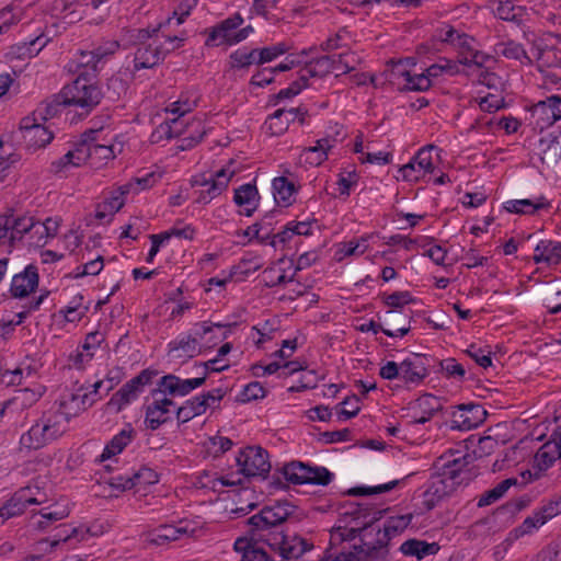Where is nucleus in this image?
Wrapping results in <instances>:
<instances>
[{
    "instance_id": "1",
    "label": "nucleus",
    "mask_w": 561,
    "mask_h": 561,
    "mask_svg": "<svg viewBox=\"0 0 561 561\" xmlns=\"http://www.w3.org/2000/svg\"><path fill=\"white\" fill-rule=\"evenodd\" d=\"M380 511L363 515V522L353 526L339 525L331 531V541H354L359 539L365 546V552L370 553L387 545L388 541L402 533L412 522L411 514L388 517L380 524ZM364 551V549H362Z\"/></svg>"
},
{
    "instance_id": "2",
    "label": "nucleus",
    "mask_w": 561,
    "mask_h": 561,
    "mask_svg": "<svg viewBox=\"0 0 561 561\" xmlns=\"http://www.w3.org/2000/svg\"><path fill=\"white\" fill-rule=\"evenodd\" d=\"M205 383V377L181 378L174 374L162 376L151 391L152 401L145 409V425L157 431L162 425L178 420V403L174 398H182Z\"/></svg>"
},
{
    "instance_id": "3",
    "label": "nucleus",
    "mask_w": 561,
    "mask_h": 561,
    "mask_svg": "<svg viewBox=\"0 0 561 561\" xmlns=\"http://www.w3.org/2000/svg\"><path fill=\"white\" fill-rule=\"evenodd\" d=\"M139 38L142 39L136 46L130 70L138 72L144 69H152L159 66L165 57L181 49L187 35L183 31L170 32L161 25L149 30H141Z\"/></svg>"
},
{
    "instance_id": "4",
    "label": "nucleus",
    "mask_w": 561,
    "mask_h": 561,
    "mask_svg": "<svg viewBox=\"0 0 561 561\" xmlns=\"http://www.w3.org/2000/svg\"><path fill=\"white\" fill-rule=\"evenodd\" d=\"M236 465L238 467L237 473H205L201 481L202 486L221 493L225 488L240 485L243 478H265L271 470L270 455L261 446L241 448L236 456Z\"/></svg>"
},
{
    "instance_id": "5",
    "label": "nucleus",
    "mask_w": 561,
    "mask_h": 561,
    "mask_svg": "<svg viewBox=\"0 0 561 561\" xmlns=\"http://www.w3.org/2000/svg\"><path fill=\"white\" fill-rule=\"evenodd\" d=\"M67 412L51 408L45 411L19 438V451L28 454L39 450L57 439L68 430Z\"/></svg>"
},
{
    "instance_id": "6",
    "label": "nucleus",
    "mask_w": 561,
    "mask_h": 561,
    "mask_svg": "<svg viewBox=\"0 0 561 561\" xmlns=\"http://www.w3.org/2000/svg\"><path fill=\"white\" fill-rule=\"evenodd\" d=\"M202 98L199 88L191 85L183 89L174 100H170L164 107L168 118L153 130L152 141L176 138L182 133L181 117L192 113L199 105Z\"/></svg>"
},
{
    "instance_id": "7",
    "label": "nucleus",
    "mask_w": 561,
    "mask_h": 561,
    "mask_svg": "<svg viewBox=\"0 0 561 561\" xmlns=\"http://www.w3.org/2000/svg\"><path fill=\"white\" fill-rule=\"evenodd\" d=\"M255 30L240 12H233L206 30L205 46L231 47L248 39Z\"/></svg>"
},
{
    "instance_id": "8",
    "label": "nucleus",
    "mask_w": 561,
    "mask_h": 561,
    "mask_svg": "<svg viewBox=\"0 0 561 561\" xmlns=\"http://www.w3.org/2000/svg\"><path fill=\"white\" fill-rule=\"evenodd\" d=\"M103 128H91L81 135L78 141L79 161L89 163L93 168H101L123 150L122 142H114L113 138L104 140Z\"/></svg>"
},
{
    "instance_id": "9",
    "label": "nucleus",
    "mask_w": 561,
    "mask_h": 561,
    "mask_svg": "<svg viewBox=\"0 0 561 561\" xmlns=\"http://www.w3.org/2000/svg\"><path fill=\"white\" fill-rule=\"evenodd\" d=\"M60 99L64 103L79 107L83 114H88L100 103L102 92L92 79L77 76L71 83L62 88Z\"/></svg>"
},
{
    "instance_id": "10",
    "label": "nucleus",
    "mask_w": 561,
    "mask_h": 561,
    "mask_svg": "<svg viewBox=\"0 0 561 561\" xmlns=\"http://www.w3.org/2000/svg\"><path fill=\"white\" fill-rule=\"evenodd\" d=\"M233 176L234 171L229 167L221 168L209 175L192 176L191 184L194 187L195 203L209 204L228 188Z\"/></svg>"
},
{
    "instance_id": "11",
    "label": "nucleus",
    "mask_w": 561,
    "mask_h": 561,
    "mask_svg": "<svg viewBox=\"0 0 561 561\" xmlns=\"http://www.w3.org/2000/svg\"><path fill=\"white\" fill-rule=\"evenodd\" d=\"M439 151L440 149L434 145L420 148L408 163L399 168L398 173L401 180L408 183H419L427 175L433 174Z\"/></svg>"
},
{
    "instance_id": "12",
    "label": "nucleus",
    "mask_w": 561,
    "mask_h": 561,
    "mask_svg": "<svg viewBox=\"0 0 561 561\" xmlns=\"http://www.w3.org/2000/svg\"><path fill=\"white\" fill-rule=\"evenodd\" d=\"M278 472L287 482L296 485H328L333 479V473L325 467L310 466L301 461L284 463Z\"/></svg>"
},
{
    "instance_id": "13",
    "label": "nucleus",
    "mask_w": 561,
    "mask_h": 561,
    "mask_svg": "<svg viewBox=\"0 0 561 561\" xmlns=\"http://www.w3.org/2000/svg\"><path fill=\"white\" fill-rule=\"evenodd\" d=\"M47 502V494L39 482H31L20 488L0 507V526L10 517L22 514L31 504Z\"/></svg>"
},
{
    "instance_id": "14",
    "label": "nucleus",
    "mask_w": 561,
    "mask_h": 561,
    "mask_svg": "<svg viewBox=\"0 0 561 561\" xmlns=\"http://www.w3.org/2000/svg\"><path fill=\"white\" fill-rule=\"evenodd\" d=\"M442 409L440 399L432 393H424L410 402L401 415L404 427L423 425L430 422Z\"/></svg>"
},
{
    "instance_id": "15",
    "label": "nucleus",
    "mask_w": 561,
    "mask_h": 561,
    "mask_svg": "<svg viewBox=\"0 0 561 561\" xmlns=\"http://www.w3.org/2000/svg\"><path fill=\"white\" fill-rule=\"evenodd\" d=\"M380 322L374 320L363 323L359 331L363 333L371 332L378 334L382 332L392 339H402L411 330L410 320L404 313L396 312L394 310H387L383 317H378Z\"/></svg>"
},
{
    "instance_id": "16",
    "label": "nucleus",
    "mask_w": 561,
    "mask_h": 561,
    "mask_svg": "<svg viewBox=\"0 0 561 561\" xmlns=\"http://www.w3.org/2000/svg\"><path fill=\"white\" fill-rule=\"evenodd\" d=\"M222 398V389L215 388L185 400L181 405L178 404V423L184 424L203 415L208 409L218 407Z\"/></svg>"
},
{
    "instance_id": "17",
    "label": "nucleus",
    "mask_w": 561,
    "mask_h": 561,
    "mask_svg": "<svg viewBox=\"0 0 561 561\" xmlns=\"http://www.w3.org/2000/svg\"><path fill=\"white\" fill-rule=\"evenodd\" d=\"M330 66V58L322 57L314 61L307 64L299 70V76L296 80L289 83L288 87L280 89L274 96L275 104L280 101L291 99L298 95L304 89L309 85V79L320 77L328 71Z\"/></svg>"
},
{
    "instance_id": "18",
    "label": "nucleus",
    "mask_w": 561,
    "mask_h": 561,
    "mask_svg": "<svg viewBox=\"0 0 561 561\" xmlns=\"http://www.w3.org/2000/svg\"><path fill=\"white\" fill-rule=\"evenodd\" d=\"M194 533L195 527L192 523L182 519L176 524H162L148 530L144 535V540L151 546L164 547L170 545L172 541L192 536Z\"/></svg>"
},
{
    "instance_id": "19",
    "label": "nucleus",
    "mask_w": 561,
    "mask_h": 561,
    "mask_svg": "<svg viewBox=\"0 0 561 561\" xmlns=\"http://www.w3.org/2000/svg\"><path fill=\"white\" fill-rule=\"evenodd\" d=\"M440 460L443 477L451 480L454 483H467L470 478L469 465L473 461V456L466 450H450L442 456Z\"/></svg>"
},
{
    "instance_id": "20",
    "label": "nucleus",
    "mask_w": 561,
    "mask_h": 561,
    "mask_svg": "<svg viewBox=\"0 0 561 561\" xmlns=\"http://www.w3.org/2000/svg\"><path fill=\"white\" fill-rule=\"evenodd\" d=\"M202 353L198 337L194 330L181 332L167 344V357L169 363L183 364Z\"/></svg>"
},
{
    "instance_id": "21",
    "label": "nucleus",
    "mask_w": 561,
    "mask_h": 561,
    "mask_svg": "<svg viewBox=\"0 0 561 561\" xmlns=\"http://www.w3.org/2000/svg\"><path fill=\"white\" fill-rule=\"evenodd\" d=\"M295 506L288 501H276L265 505L257 514L249 518V524L256 530H264L284 523L294 513Z\"/></svg>"
},
{
    "instance_id": "22",
    "label": "nucleus",
    "mask_w": 561,
    "mask_h": 561,
    "mask_svg": "<svg viewBox=\"0 0 561 561\" xmlns=\"http://www.w3.org/2000/svg\"><path fill=\"white\" fill-rule=\"evenodd\" d=\"M33 482H39V485L45 490V492H47V490L44 488L43 481L34 480ZM46 494L48 495V493ZM41 505V510L32 518V525L36 529L45 530L51 524L65 519L70 514L69 502L64 497L54 502H50L47 497V502Z\"/></svg>"
},
{
    "instance_id": "23",
    "label": "nucleus",
    "mask_w": 561,
    "mask_h": 561,
    "mask_svg": "<svg viewBox=\"0 0 561 561\" xmlns=\"http://www.w3.org/2000/svg\"><path fill=\"white\" fill-rule=\"evenodd\" d=\"M136 430L130 423L124 426L105 444L102 453L95 457V463L112 461L117 463V457L135 440Z\"/></svg>"
},
{
    "instance_id": "24",
    "label": "nucleus",
    "mask_w": 561,
    "mask_h": 561,
    "mask_svg": "<svg viewBox=\"0 0 561 561\" xmlns=\"http://www.w3.org/2000/svg\"><path fill=\"white\" fill-rule=\"evenodd\" d=\"M485 410L481 404H459L451 413L448 427L451 431H470L478 427L484 420Z\"/></svg>"
},
{
    "instance_id": "25",
    "label": "nucleus",
    "mask_w": 561,
    "mask_h": 561,
    "mask_svg": "<svg viewBox=\"0 0 561 561\" xmlns=\"http://www.w3.org/2000/svg\"><path fill=\"white\" fill-rule=\"evenodd\" d=\"M531 117L536 119V126L540 130L551 127L561 119V96L552 94L538 101L529 108Z\"/></svg>"
},
{
    "instance_id": "26",
    "label": "nucleus",
    "mask_w": 561,
    "mask_h": 561,
    "mask_svg": "<svg viewBox=\"0 0 561 561\" xmlns=\"http://www.w3.org/2000/svg\"><path fill=\"white\" fill-rule=\"evenodd\" d=\"M89 538V529L83 526L73 527L70 525H62L54 536L46 538L38 542L41 550H53L61 545L67 549H73L79 542Z\"/></svg>"
},
{
    "instance_id": "27",
    "label": "nucleus",
    "mask_w": 561,
    "mask_h": 561,
    "mask_svg": "<svg viewBox=\"0 0 561 561\" xmlns=\"http://www.w3.org/2000/svg\"><path fill=\"white\" fill-rule=\"evenodd\" d=\"M39 284L38 267L27 264L12 276L9 293L12 298L23 299L35 293Z\"/></svg>"
},
{
    "instance_id": "28",
    "label": "nucleus",
    "mask_w": 561,
    "mask_h": 561,
    "mask_svg": "<svg viewBox=\"0 0 561 561\" xmlns=\"http://www.w3.org/2000/svg\"><path fill=\"white\" fill-rule=\"evenodd\" d=\"M502 208L513 215L535 216L540 211H549L552 208V202L540 194L529 198L507 199L502 203Z\"/></svg>"
},
{
    "instance_id": "29",
    "label": "nucleus",
    "mask_w": 561,
    "mask_h": 561,
    "mask_svg": "<svg viewBox=\"0 0 561 561\" xmlns=\"http://www.w3.org/2000/svg\"><path fill=\"white\" fill-rule=\"evenodd\" d=\"M20 129L22 138L28 149L36 150L44 148L54 138L53 131L32 116H26L21 121Z\"/></svg>"
},
{
    "instance_id": "30",
    "label": "nucleus",
    "mask_w": 561,
    "mask_h": 561,
    "mask_svg": "<svg viewBox=\"0 0 561 561\" xmlns=\"http://www.w3.org/2000/svg\"><path fill=\"white\" fill-rule=\"evenodd\" d=\"M288 175H293L289 169H286L283 175L275 176L271 182L273 199L278 207L288 208L296 203L300 185Z\"/></svg>"
},
{
    "instance_id": "31",
    "label": "nucleus",
    "mask_w": 561,
    "mask_h": 561,
    "mask_svg": "<svg viewBox=\"0 0 561 561\" xmlns=\"http://www.w3.org/2000/svg\"><path fill=\"white\" fill-rule=\"evenodd\" d=\"M233 203L238 206L239 215L252 217L257 210L261 195L256 186V180L243 183L233 190Z\"/></svg>"
},
{
    "instance_id": "32",
    "label": "nucleus",
    "mask_w": 561,
    "mask_h": 561,
    "mask_svg": "<svg viewBox=\"0 0 561 561\" xmlns=\"http://www.w3.org/2000/svg\"><path fill=\"white\" fill-rule=\"evenodd\" d=\"M159 482V474L149 467H141L131 476L113 478L112 485L115 489L125 491L136 489L137 491L146 490L147 486Z\"/></svg>"
},
{
    "instance_id": "33",
    "label": "nucleus",
    "mask_w": 561,
    "mask_h": 561,
    "mask_svg": "<svg viewBox=\"0 0 561 561\" xmlns=\"http://www.w3.org/2000/svg\"><path fill=\"white\" fill-rule=\"evenodd\" d=\"M426 358L411 354L400 363V380L407 386H419L427 376Z\"/></svg>"
},
{
    "instance_id": "34",
    "label": "nucleus",
    "mask_w": 561,
    "mask_h": 561,
    "mask_svg": "<svg viewBox=\"0 0 561 561\" xmlns=\"http://www.w3.org/2000/svg\"><path fill=\"white\" fill-rule=\"evenodd\" d=\"M340 131L334 136L327 134L324 137L318 139L313 146L307 147L301 152L305 163L311 167H319L328 160L329 152L336 147L341 140L339 138Z\"/></svg>"
},
{
    "instance_id": "35",
    "label": "nucleus",
    "mask_w": 561,
    "mask_h": 561,
    "mask_svg": "<svg viewBox=\"0 0 561 561\" xmlns=\"http://www.w3.org/2000/svg\"><path fill=\"white\" fill-rule=\"evenodd\" d=\"M156 375L157 371L150 368L141 370L137 376L123 385L115 396L122 404L131 403L139 397L145 387L151 383Z\"/></svg>"
},
{
    "instance_id": "36",
    "label": "nucleus",
    "mask_w": 561,
    "mask_h": 561,
    "mask_svg": "<svg viewBox=\"0 0 561 561\" xmlns=\"http://www.w3.org/2000/svg\"><path fill=\"white\" fill-rule=\"evenodd\" d=\"M101 61L93 50H81L67 64V69L79 77L95 79Z\"/></svg>"
},
{
    "instance_id": "37",
    "label": "nucleus",
    "mask_w": 561,
    "mask_h": 561,
    "mask_svg": "<svg viewBox=\"0 0 561 561\" xmlns=\"http://www.w3.org/2000/svg\"><path fill=\"white\" fill-rule=\"evenodd\" d=\"M533 260L538 265L554 268L561 264V241L540 240L533 253Z\"/></svg>"
},
{
    "instance_id": "38",
    "label": "nucleus",
    "mask_w": 561,
    "mask_h": 561,
    "mask_svg": "<svg viewBox=\"0 0 561 561\" xmlns=\"http://www.w3.org/2000/svg\"><path fill=\"white\" fill-rule=\"evenodd\" d=\"M442 38L444 42L451 44L458 49V60L456 61L459 68L468 64V57L477 49L474 47L476 41L473 37L465 33H459L454 27H448Z\"/></svg>"
},
{
    "instance_id": "39",
    "label": "nucleus",
    "mask_w": 561,
    "mask_h": 561,
    "mask_svg": "<svg viewBox=\"0 0 561 561\" xmlns=\"http://www.w3.org/2000/svg\"><path fill=\"white\" fill-rule=\"evenodd\" d=\"M176 4L172 15L168 16L163 22L159 23L167 31L176 32L183 31L187 38L190 32L183 26L186 18L191 14L192 10L197 5L198 0H175Z\"/></svg>"
},
{
    "instance_id": "40",
    "label": "nucleus",
    "mask_w": 561,
    "mask_h": 561,
    "mask_svg": "<svg viewBox=\"0 0 561 561\" xmlns=\"http://www.w3.org/2000/svg\"><path fill=\"white\" fill-rule=\"evenodd\" d=\"M46 387L42 383H33L15 390L14 396L8 401L18 411H25L34 407L45 394Z\"/></svg>"
},
{
    "instance_id": "41",
    "label": "nucleus",
    "mask_w": 561,
    "mask_h": 561,
    "mask_svg": "<svg viewBox=\"0 0 561 561\" xmlns=\"http://www.w3.org/2000/svg\"><path fill=\"white\" fill-rule=\"evenodd\" d=\"M489 7L497 19L506 22L522 23L526 15V8L512 0H491Z\"/></svg>"
},
{
    "instance_id": "42",
    "label": "nucleus",
    "mask_w": 561,
    "mask_h": 561,
    "mask_svg": "<svg viewBox=\"0 0 561 561\" xmlns=\"http://www.w3.org/2000/svg\"><path fill=\"white\" fill-rule=\"evenodd\" d=\"M92 405L93 402L81 386L76 392L71 393L69 398L62 399L56 409L61 412H67L69 423L73 416L88 410Z\"/></svg>"
},
{
    "instance_id": "43",
    "label": "nucleus",
    "mask_w": 561,
    "mask_h": 561,
    "mask_svg": "<svg viewBox=\"0 0 561 561\" xmlns=\"http://www.w3.org/2000/svg\"><path fill=\"white\" fill-rule=\"evenodd\" d=\"M369 234H363L358 238H354L350 241L341 242L337 244L334 252V259L336 262H342L350 256H360L366 253L369 249Z\"/></svg>"
},
{
    "instance_id": "44",
    "label": "nucleus",
    "mask_w": 561,
    "mask_h": 561,
    "mask_svg": "<svg viewBox=\"0 0 561 561\" xmlns=\"http://www.w3.org/2000/svg\"><path fill=\"white\" fill-rule=\"evenodd\" d=\"M312 548V543L301 536H284L279 545V553L287 560L298 559Z\"/></svg>"
},
{
    "instance_id": "45",
    "label": "nucleus",
    "mask_w": 561,
    "mask_h": 561,
    "mask_svg": "<svg viewBox=\"0 0 561 561\" xmlns=\"http://www.w3.org/2000/svg\"><path fill=\"white\" fill-rule=\"evenodd\" d=\"M344 541H335V542H332L330 540V543L331 546H334V545H337V543H343ZM346 543H348V548L351 549H354V551L350 550V551H346V547H343L341 551H336V550H327L323 554V557L319 560V561H363V554L364 556H367L368 553L365 552V550L363 551L362 549H365V546L364 543H360V545H357L356 542L354 543H351L352 541H345Z\"/></svg>"
},
{
    "instance_id": "46",
    "label": "nucleus",
    "mask_w": 561,
    "mask_h": 561,
    "mask_svg": "<svg viewBox=\"0 0 561 561\" xmlns=\"http://www.w3.org/2000/svg\"><path fill=\"white\" fill-rule=\"evenodd\" d=\"M4 216L9 227L11 242H13V244L16 241L22 240V238L25 234H30V232L32 231V227L34 224L33 217L18 215L12 210L5 213Z\"/></svg>"
},
{
    "instance_id": "47",
    "label": "nucleus",
    "mask_w": 561,
    "mask_h": 561,
    "mask_svg": "<svg viewBox=\"0 0 561 561\" xmlns=\"http://www.w3.org/2000/svg\"><path fill=\"white\" fill-rule=\"evenodd\" d=\"M89 311V304L81 293L76 294L68 304L58 311V317L62 318L66 322L77 323Z\"/></svg>"
},
{
    "instance_id": "48",
    "label": "nucleus",
    "mask_w": 561,
    "mask_h": 561,
    "mask_svg": "<svg viewBox=\"0 0 561 561\" xmlns=\"http://www.w3.org/2000/svg\"><path fill=\"white\" fill-rule=\"evenodd\" d=\"M229 66L232 70H249L251 66H261L256 48L239 47L229 55Z\"/></svg>"
},
{
    "instance_id": "49",
    "label": "nucleus",
    "mask_w": 561,
    "mask_h": 561,
    "mask_svg": "<svg viewBox=\"0 0 561 561\" xmlns=\"http://www.w3.org/2000/svg\"><path fill=\"white\" fill-rule=\"evenodd\" d=\"M438 550L439 546L436 542L430 543L419 539H409L400 547V551L404 556L416 557L419 560L436 554Z\"/></svg>"
},
{
    "instance_id": "50",
    "label": "nucleus",
    "mask_w": 561,
    "mask_h": 561,
    "mask_svg": "<svg viewBox=\"0 0 561 561\" xmlns=\"http://www.w3.org/2000/svg\"><path fill=\"white\" fill-rule=\"evenodd\" d=\"M307 110L302 107L278 108L271 115V124H274L279 117H284V123L276 124V134H283L294 122L305 123Z\"/></svg>"
},
{
    "instance_id": "51",
    "label": "nucleus",
    "mask_w": 561,
    "mask_h": 561,
    "mask_svg": "<svg viewBox=\"0 0 561 561\" xmlns=\"http://www.w3.org/2000/svg\"><path fill=\"white\" fill-rule=\"evenodd\" d=\"M461 69L456 60L448 58H439L435 64L430 65L425 70L427 79L433 82L434 79L444 76H456L460 73Z\"/></svg>"
},
{
    "instance_id": "52",
    "label": "nucleus",
    "mask_w": 561,
    "mask_h": 561,
    "mask_svg": "<svg viewBox=\"0 0 561 561\" xmlns=\"http://www.w3.org/2000/svg\"><path fill=\"white\" fill-rule=\"evenodd\" d=\"M293 48L294 44L290 41H280L261 48H256L257 60L261 66L267 62H272L284 56L286 53H288L289 49Z\"/></svg>"
},
{
    "instance_id": "53",
    "label": "nucleus",
    "mask_w": 561,
    "mask_h": 561,
    "mask_svg": "<svg viewBox=\"0 0 561 561\" xmlns=\"http://www.w3.org/2000/svg\"><path fill=\"white\" fill-rule=\"evenodd\" d=\"M493 54L499 57L502 56L507 59L518 60L520 62L524 60H529L523 45L514 41L497 42L493 46Z\"/></svg>"
},
{
    "instance_id": "54",
    "label": "nucleus",
    "mask_w": 561,
    "mask_h": 561,
    "mask_svg": "<svg viewBox=\"0 0 561 561\" xmlns=\"http://www.w3.org/2000/svg\"><path fill=\"white\" fill-rule=\"evenodd\" d=\"M275 332L276 327L274 321L265 320L251 328L249 340H251L256 348H262L265 343L273 340Z\"/></svg>"
},
{
    "instance_id": "55",
    "label": "nucleus",
    "mask_w": 561,
    "mask_h": 561,
    "mask_svg": "<svg viewBox=\"0 0 561 561\" xmlns=\"http://www.w3.org/2000/svg\"><path fill=\"white\" fill-rule=\"evenodd\" d=\"M232 445L233 442L229 437L214 435L207 437L202 443V448L206 456L217 458L226 451L230 450Z\"/></svg>"
},
{
    "instance_id": "56",
    "label": "nucleus",
    "mask_w": 561,
    "mask_h": 561,
    "mask_svg": "<svg viewBox=\"0 0 561 561\" xmlns=\"http://www.w3.org/2000/svg\"><path fill=\"white\" fill-rule=\"evenodd\" d=\"M381 301L389 310L403 313L401 309L408 305L415 304V298L409 290H398L391 294L382 293L380 295Z\"/></svg>"
},
{
    "instance_id": "57",
    "label": "nucleus",
    "mask_w": 561,
    "mask_h": 561,
    "mask_svg": "<svg viewBox=\"0 0 561 561\" xmlns=\"http://www.w3.org/2000/svg\"><path fill=\"white\" fill-rule=\"evenodd\" d=\"M310 49L304 48L301 50H296L295 47L293 49H289L288 53H286L284 56L285 58L277 64L276 66H273L274 72H285L294 69L295 67H298L301 64H308L307 57Z\"/></svg>"
},
{
    "instance_id": "58",
    "label": "nucleus",
    "mask_w": 561,
    "mask_h": 561,
    "mask_svg": "<svg viewBox=\"0 0 561 561\" xmlns=\"http://www.w3.org/2000/svg\"><path fill=\"white\" fill-rule=\"evenodd\" d=\"M238 330V328L234 325V323H219L211 320H205L202 321V335H205L207 333H214L215 331H218L219 333L214 337L211 341L214 343H221L226 340H228L231 335L234 334V332Z\"/></svg>"
},
{
    "instance_id": "59",
    "label": "nucleus",
    "mask_w": 561,
    "mask_h": 561,
    "mask_svg": "<svg viewBox=\"0 0 561 561\" xmlns=\"http://www.w3.org/2000/svg\"><path fill=\"white\" fill-rule=\"evenodd\" d=\"M66 105L67 104L61 101L59 93L57 95H54L51 100H47L43 102L41 105H38V107L34 111L32 117L38 121L46 122L57 116L61 112L62 107Z\"/></svg>"
},
{
    "instance_id": "60",
    "label": "nucleus",
    "mask_w": 561,
    "mask_h": 561,
    "mask_svg": "<svg viewBox=\"0 0 561 561\" xmlns=\"http://www.w3.org/2000/svg\"><path fill=\"white\" fill-rule=\"evenodd\" d=\"M463 353L470 357L479 367L488 369L492 367V351L489 345L471 343Z\"/></svg>"
},
{
    "instance_id": "61",
    "label": "nucleus",
    "mask_w": 561,
    "mask_h": 561,
    "mask_svg": "<svg viewBox=\"0 0 561 561\" xmlns=\"http://www.w3.org/2000/svg\"><path fill=\"white\" fill-rule=\"evenodd\" d=\"M276 224V213L268 211L260 220L254 222L259 232V244L270 245L274 232V226Z\"/></svg>"
},
{
    "instance_id": "62",
    "label": "nucleus",
    "mask_w": 561,
    "mask_h": 561,
    "mask_svg": "<svg viewBox=\"0 0 561 561\" xmlns=\"http://www.w3.org/2000/svg\"><path fill=\"white\" fill-rule=\"evenodd\" d=\"M514 479H505L497 483L494 488L485 491L481 496L478 499V507H485L489 506L496 501H499L501 497L504 496V494L508 491V489L515 484Z\"/></svg>"
},
{
    "instance_id": "63",
    "label": "nucleus",
    "mask_w": 561,
    "mask_h": 561,
    "mask_svg": "<svg viewBox=\"0 0 561 561\" xmlns=\"http://www.w3.org/2000/svg\"><path fill=\"white\" fill-rule=\"evenodd\" d=\"M540 520L541 518L535 511L533 515L527 516L519 526L510 531L507 540L514 541L526 535H530L537 531L541 526L545 525Z\"/></svg>"
},
{
    "instance_id": "64",
    "label": "nucleus",
    "mask_w": 561,
    "mask_h": 561,
    "mask_svg": "<svg viewBox=\"0 0 561 561\" xmlns=\"http://www.w3.org/2000/svg\"><path fill=\"white\" fill-rule=\"evenodd\" d=\"M557 459H561L559 450L551 440L543 444L535 455V465L539 470H547Z\"/></svg>"
}]
</instances>
